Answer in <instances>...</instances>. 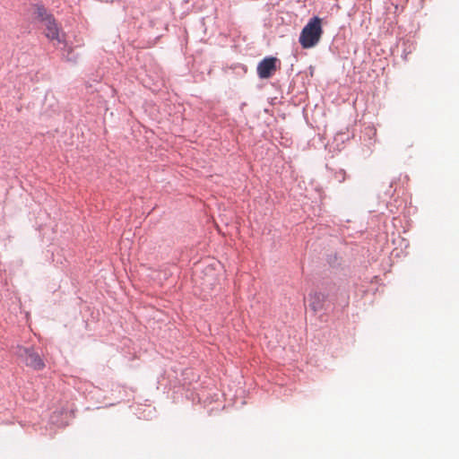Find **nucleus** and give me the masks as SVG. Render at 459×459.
<instances>
[{"label": "nucleus", "instance_id": "obj_1", "mask_svg": "<svg viewBox=\"0 0 459 459\" xmlns=\"http://www.w3.org/2000/svg\"><path fill=\"white\" fill-rule=\"evenodd\" d=\"M322 34V20L316 16L302 29L299 41L303 48H311L320 41Z\"/></svg>", "mask_w": 459, "mask_h": 459}, {"label": "nucleus", "instance_id": "obj_2", "mask_svg": "<svg viewBox=\"0 0 459 459\" xmlns=\"http://www.w3.org/2000/svg\"><path fill=\"white\" fill-rule=\"evenodd\" d=\"M44 35L54 44L59 45L65 42V33L54 16L48 18V21L44 23Z\"/></svg>", "mask_w": 459, "mask_h": 459}, {"label": "nucleus", "instance_id": "obj_3", "mask_svg": "<svg viewBox=\"0 0 459 459\" xmlns=\"http://www.w3.org/2000/svg\"><path fill=\"white\" fill-rule=\"evenodd\" d=\"M280 68V61L273 56H268L259 62L257 65V74L260 79H268L272 77Z\"/></svg>", "mask_w": 459, "mask_h": 459}, {"label": "nucleus", "instance_id": "obj_4", "mask_svg": "<svg viewBox=\"0 0 459 459\" xmlns=\"http://www.w3.org/2000/svg\"><path fill=\"white\" fill-rule=\"evenodd\" d=\"M25 363L27 366L36 369L41 370L45 367V363L40 356L30 349H24ZM23 356V354H22Z\"/></svg>", "mask_w": 459, "mask_h": 459}, {"label": "nucleus", "instance_id": "obj_5", "mask_svg": "<svg viewBox=\"0 0 459 459\" xmlns=\"http://www.w3.org/2000/svg\"><path fill=\"white\" fill-rule=\"evenodd\" d=\"M325 296L321 293L315 292L309 296V306L314 312L323 309Z\"/></svg>", "mask_w": 459, "mask_h": 459}, {"label": "nucleus", "instance_id": "obj_6", "mask_svg": "<svg viewBox=\"0 0 459 459\" xmlns=\"http://www.w3.org/2000/svg\"><path fill=\"white\" fill-rule=\"evenodd\" d=\"M33 15L35 19L42 22L43 23L48 21V18L53 17V15L48 13L47 9L41 4H36L34 6Z\"/></svg>", "mask_w": 459, "mask_h": 459}]
</instances>
